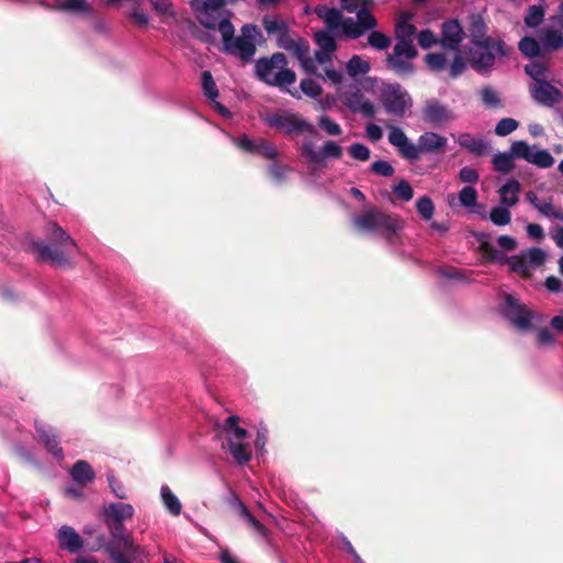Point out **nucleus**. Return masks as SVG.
Listing matches in <instances>:
<instances>
[{
    "instance_id": "1",
    "label": "nucleus",
    "mask_w": 563,
    "mask_h": 563,
    "mask_svg": "<svg viewBox=\"0 0 563 563\" xmlns=\"http://www.w3.org/2000/svg\"><path fill=\"white\" fill-rule=\"evenodd\" d=\"M468 33L472 43L468 60L476 71L490 70L496 59L508 55L509 48L500 37L487 35V26L479 15L472 16Z\"/></svg>"
},
{
    "instance_id": "2",
    "label": "nucleus",
    "mask_w": 563,
    "mask_h": 563,
    "mask_svg": "<svg viewBox=\"0 0 563 563\" xmlns=\"http://www.w3.org/2000/svg\"><path fill=\"white\" fill-rule=\"evenodd\" d=\"M464 31L457 20H449L442 24L441 44L446 52L430 53L426 56L428 67L434 71L448 69L449 76L455 78L466 68L460 45Z\"/></svg>"
},
{
    "instance_id": "3",
    "label": "nucleus",
    "mask_w": 563,
    "mask_h": 563,
    "mask_svg": "<svg viewBox=\"0 0 563 563\" xmlns=\"http://www.w3.org/2000/svg\"><path fill=\"white\" fill-rule=\"evenodd\" d=\"M388 142L402 158L410 162H416L426 154L443 153L448 146V139L432 131L422 133L415 144L404 130L396 125H388Z\"/></svg>"
},
{
    "instance_id": "4",
    "label": "nucleus",
    "mask_w": 563,
    "mask_h": 563,
    "mask_svg": "<svg viewBox=\"0 0 563 563\" xmlns=\"http://www.w3.org/2000/svg\"><path fill=\"white\" fill-rule=\"evenodd\" d=\"M313 11L318 18L324 21L330 31L339 32L341 30L346 37L353 40L358 38L377 25L375 16L365 8L358 9L357 4L354 11L356 12V20L353 18L343 19L340 10L324 4H318Z\"/></svg>"
},
{
    "instance_id": "5",
    "label": "nucleus",
    "mask_w": 563,
    "mask_h": 563,
    "mask_svg": "<svg viewBox=\"0 0 563 563\" xmlns=\"http://www.w3.org/2000/svg\"><path fill=\"white\" fill-rule=\"evenodd\" d=\"M522 158L540 168H549L554 164V158L547 150L530 146L526 141L511 143L509 152L497 153L492 158L495 170L508 174L515 168L514 158Z\"/></svg>"
},
{
    "instance_id": "6",
    "label": "nucleus",
    "mask_w": 563,
    "mask_h": 563,
    "mask_svg": "<svg viewBox=\"0 0 563 563\" xmlns=\"http://www.w3.org/2000/svg\"><path fill=\"white\" fill-rule=\"evenodd\" d=\"M47 236L52 245L40 241L33 243L38 258L56 266L67 265L69 257L77 252L75 241L55 222L47 225Z\"/></svg>"
},
{
    "instance_id": "7",
    "label": "nucleus",
    "mask_w": 563,
    "mask_h": 563,
    "mask_svg": "<svg viewBox=\"0 0 563 563\" xmlns=\"http://www.w3.org/2000/svg\"><path fill=\"white\" fill-rule=\"evenodd\" d=\"M220 33L225 52L240 57L244 62L253 58L256 51V42L261 37L257 26L246 24L242 27V34L234 36V26L232 23H222Z\"/></svg>"
},
{
    "instance_id": "8",
    "label": "nucleus",
    "mask_w": 563,
    "mask_h": 563,
    "mask_svg": "<svg viewBox=\"0 0 563 563\" xmlns=\"http://www.w3.org/2000/svg\"><path fill=\"white\" fill-rule=\"evenodd\" d=\"M354 225L364 232L377 233L388 241L404 228V221L397 214L385 213L369 208L353 219Z\"/></svg>"
},
{
    "instance_id": "9",
    "label": "nucleus",
    "mask_w": 563,
    "mask_h": 563,
    "mask_svg": "<svg viewBox=\"0 0 563 563\" xmlns=\"http://www.w3.org/2000/svg\"><path fill=\"white\" fill-rule=\"evenodd\" d=\"M255 73L263 82L278 88H287L295 84L296 74L288 68V62L283 53H275L269 58H260L255 63Z\"/></svg>"
},
{
    "instance_id": "10",
    "label": "nucleus",
    "mask_w": 563,
    "mask_h": 563,
    "mask_svg": "<svg viewBox=\"0 0 563 563\" xmlns=\"http://www.w3.org/2000/svg\"><path fill=\"white\" fill-rule=\"evenodd\" d=\"M332 55L333 52H328L323 49H319L314 53V56L311 57L308 53L299 58V62L308 74H314L323 80H329L333 85H341L344 79V74L342 70L334 69L332 67Z\"/></svg>"
},
{
    "instance_id": "11",
    "label": "nucleus",
    "mask_w": 563,
    "mask_h": 563,
    "mask_svg": "<svg viewBox=\"0 0 563 563\" xmlns=\"http://www.w3.org/2000/svg\"><path fill=\"white\" fill-rule=\"evenodd\" d=\"M196 15L201 25L207 29L220 31L222 23L230 22V13L224 10V0H198L192 2Z\"/></svg>"
},
{
    "instance_id": "12",
    "label": "nucleus",
    "mask_w": 563,
    "mask_h": 563,
    "mask_svg": "<svg viewBox=\"0 0 563 563\" xmlns=\"http://www.w3.org/2000/svg\"><path fill=\"white\" fill-rule=\"evenodd\" d=\"M265 122L288 135L302 133L314 135L317 132L311 123L288 111L269 114L265 118Z\"/></svg>"
},
{
    "instance_id": "13",
    "label": "nucleus",
    "mask_w": 563,
    "mask_h": 563,
    "mask_svg": "<svg viewBox=\"0 0 563 563\" xmlns=\"http://www.w3.org/2000/svg\"><path fill=\"white\" fill-rule=\"evenodd\" d=\"M380 100L386 112L397 118H404L412 107L411 96L398 84L386 86Z\"/></svg>"
},
{
    "instance_id": "14",
    "label": "nucleus",
    "mask_w": 563,
    "mask_h": 563,
    "mask_svg": "<svg viewBox=\"0 0 563 563\" xmlns=\"http://www.w3.org/2000/svg\"><path fill=\"white\" fill-rule=\"evenodd\" d=\"M300 153L308 164L324 165L325 158H341L343 148L334 141H325L322 150L318 151L311 140H305Z\"/></svg>"
},
{
    "instance_id": "15",
    "label": "nucleus",
    "mask_w": 563,
    "mask_h": 563,
    "mask_svg": "<svg viewBox=\"0 0 563 563\" xmlns=\"http://www.w3.org/2000/svg\"><path fill=\"white\" fill-rule=\"evenodd\" d=\"M417 56L413 44L397 42L393 53L387 56V65L398 75H407L413 70L411 60Z\"/></svg>"
},
{
    "instance_id": "16",
    "label": "nucleus",
    "mask_w": 563,
    "mask_h": 563,
    "mask_svg": "<svg viewBox=\"0 0 563 563\" xmlns=\"http://www.w3.org/2000/svg\"><path fill=\"white\" fill-rule=\"evenodd\" d=\"M109 532L112 538L110 545L115 548H122L128 554L131 555L132 560H137L145 556V549L135 544L133 539L125 533V527L123 522L104 520Z\"/></svg>"
},
{
    "instance_id": "17",
    "label": "nucleus",
    "mask_w": 563,
    "mask_h": 563,
    "mask_svg": "<svg viewBox=\"0 0 563 563\" xmlns=\"http://www.w3.org/2000/svg\"><path fill=\"white\" fill-rule=\"evenodd\" d=\"M504 313L510 322L519 330H529L533 325V321L539 317L525 306L518 303L512 296H507L505 300Z\"/></svg>"
},
{
    "instance_id": "18",
    "label": "nucleus",
    "mask_w": 563,
    "mask_h": 563,
    "mask_svg": "<svg viewBox=\"0 0 563 563\" xmlns=\"http://www.w3.org/2000/svg\"><path fill=\"white\" fill-rule=\"evenodd\" d=\"M551 25L541 31L540 40L548 51H558L563 47V1L558 13L550 18Z\"/></svg>"
},
{
    "instance_id": "19",
    "label": "nucleus",
    "mask_w": 563,
    "mask_h": 563,
    "mask_svg": "<svg viewBox=\"0 0 563 563\" xmlns=\"http://www.w3.org/2000/svg\"><path fill=\"white\" fill-rule=\"evenodd\" d=\"M422 119L432 126H442L455 120L454 112L437 99H429L422 108Z\"/></svg>"
},
{
    "instance_id": "20",
    "label": "nucleus",
    "mask_w": 563,
    "mask_h": 563,
    "mask_svg": "<svg viewBox=\"0 0 563 563\" xmlns=\"http://www.w3.org/2000/svg\"><path fill=\"white\" fill-rule=\"evenodd\" d=\"M531 97L540 104L553 107L563 99L562 91L549 80L530 85Z\"/></svg>"
},
{
    "instance_id": "21",
    "label": "nucleus",
    "mask_w": 563,
    "mask_h": 563,
    "mask_svg": "<svg viewBox=\"0 0 563 563\" xmlns=\"http://www.w3.org/2000/svg\"><path fill=\"white\" fill-rule=\"evenodd\" d=\"M342 101L353 112H360L366 118H373L375 115L374 104L365 98L360 89L344 92L342 95Z\"/></svg>"
},
{
    "instance_id": "22",
    "label": "nucleus",
    "mask_w": 563,
    "mask_h": 563,
    "mask_svg": "<svg viewBox=\"0 0 563 563\" xmlns=\"http://www.w3.org/2000/svg\"><path fill=\"white\" fill-rule=\"evenodd\" d=\"M456 142L462 148L475 156H485L490 152V143L487 140L468 132L460 133Z\"/></svg>"
},
{
    "instance_id": "23",
    "label": "nucleus",
    "mask_w": 563,
    "mask_h": 563,
    "mask_svg": "<svg viewBox=\"0 0 563 563\" xmlns=\"http://www.w3.org/2000/svg\"><path fill=\"white\" fill-rule=\"evenodd\" d=\"M56 539L59 548L70 553H77L84 547L81 537L70 526H62L56 533Z\"/></svg>"
},
{
    "instance_id": "24",
    "label": "nucleus",
    "mask_w": 563,
    "mask_h": 563,
    "mask_svg": "<svg viewBox=\"0 0 563 563\" xmlns=\"http://www.w3.org/2000/svg\"><path fill=\"white\" fill-rule=\"evenodd\" d=\"M278 46L294 54L298 59L308 53V44L301 37H292L288 27L277 37Z\"/></svg>"
},
{
    "instance_id": "25",
    "label": "nucleus",
    "mask_w": 563,
    "mask_h": 563,
    "mask_svg": "<svg viewBox=\"0 0 563 563\" xmlns=\"http://www.w3.org/2000/svg\"><path fill=\"white\" fill-rule=\"evenodd\" d=\"M520 190L521 185L517 179H508L498 190L501 206L507 208L515 207L519 201Z\"/></svg>"
},
{
    "instance_id": "26",
    "label": "nucleus",
    "mask_w": 563,
    "mask_h": 563,
    "mask_svg": "<svg viewBox=\"0 0 563 563\" xmlns=\"http://www.w3.org/2000/svg\"><path fill=\"white\" fill-rule=\"evenodd\" d=\"M134 516V508L130 504L111 503L104 508V520L123 522Z\"/></svg>"
},
{
    "instance_id": "27",
    "label": "nucleus",
    "mask_w": 563,
    "mask_h": 563,
    "mask_svg": "<svg viewBox=\"0 0 563 563\" xmlns=\"http://www.w3.org/2000/svg\"><path fill=\"white\" fill-rule=\"evenodd\" d=\"M36 432L38 434L40 440L45 445V448L57 459H63V450L58 445L56 441L55 434L52 432L51 428L36 424Z\"/></svg>"
},
{
    "instance_id": "28",
    "label": "nucleus",
    "mask_w": 563,
    "mask_h": 563,
    "mask_svg": "<svg viewBox=\"0 0 563 563\" xmlns=\"http://www.w3.org/2000/svg\"><path fill=\"white\" fill-rule=\"evenodd\" d=\"M36 432L38 434L40 440L45 445V448L57 459H63V450L58 445L56 441L55 434L52 432L51 428L36 424Z\"/></svg>"
},
{
    "instance_id": "29",
    "label": "nucleus",
    "mask_w": 563,
    "mask_h": 563,
    "mask_svg": "<svg viewBox=\"0 0 563 563\" xmlns=\"http://www.w3.org/2000/svg\"><path fill=\"white\" fill-rule=\"evenodd\" d=\"M70 476L74 482L84 486L93 482L96 474L86 461H77L70 470Z\"/></svg>"
},
{
    "instance_id": "30",
    "label": "nucleus",
    "mask_w": 563,
    "mask_h": 563,
    "mask_svg": "<svg viewBox=\"0 0 563 563\" xmlns=\"http://www.w3.org/2000/svg\"><path fill=\"white\" fill-rule=\"evenodd\" d=\"M238 422V416H230L225 419L223 430L227 433V443L245 440L247 431L244 428L239 427Z\"/></svg>"
},
{
    "instance_id": "31",
    "label": "nucleus",
    "mask_w": 563,
    "mask_h": 563,
    "mask_svg": "<svg viewBox=\"0 0 563 563\" xmlns=\"http://www.w3.org/2000/svg\"><path fill=\"white\" fill-rule=\"evenodd\" d=\"M346 73L350 77L356 78L364 76L371 70V65L360 55H353L345 65Z\"/></svg>"
},
{
    "instance_id": "32",
    "label": "nucleus",
    "mask_w": 563,
    "mask_h": 563,
    "mask_svg": "<svg viewBox=\"0 0 563 563\" xmlns=\"http://www.w3.org/2000/svg\"><path fill=\"white\" fill-rule=\"evenodd\" d=\"M227 448L238 464L243 465L251 460L252 453L249 446L243 443V441L229 442L227 443Z\"/></svg>"
},
{
    "instance_id": "33",
    "label": "nucleus",
    "mask_w": 563,
    "mask_h": 563,
    "mask_svg": "<svg viewBox=\"0 0 563 563\" xmlns=\"http://www.w3.org/2000/svg\"><path fill=\"white\" fill-rule=\"evenodd\" d=\"M161 497L165 507L173 516H178L181 512V504L179 499L167 485H163L161 487Z\"/></svg>"
},
{
    "instance_id": "34",
    "label": "nucleus",
    "mask_w": 563,
    "mask_h": 563,
    "mask_svg": "<svg viewBox=\"0 0 563 563\" xmlns=\"http://www.w3.org/2000/svg\"><path fill=\"white\" fill-rule=\"evenodd\" d=\"M56 8L62 11L89 14L90 7L87 0H56Z\"/></svg>"
},
{
    "instance_id": "35",
    "label": "nucleus",
    "mask_w": 563,
    "mask_h": 563,
    "mask_svg": "<svg viewBox=\"0 0 563 563\" xmlns=\"http://www.w3.org/2000/svg\"><path fill=\"white\" fill-rule=\"evenodd\" d=\"M526 73L534 80L533 84L543 82L548 80L549 67L539 62H531L525 66Z\"/></svg>"
},
{
    "instance_id": "36",
    "label": "nucleus",
    "mask_w": 563,
    "mask_h": 563,
    "mask_svg": "<svg viewBox=\"0 0 563 563\" xmlns=\"http://www.w3.org/2000/svg\"><path fill=\"white\" fill-rule=\"evenodd\" d=\"M338 32H333V34H336ZM316 43L319 46V49L328 51V52H335L336 49V42L332 35V31H330L328 27L325 30L319 31L314 34Z\"/></svg>"
},
{
    "instance_id": "37",
    "label": "nucleus",
    "mask_w": 563,
    "mask_h": 563,
    "mask_svg": "<svg viewBox=\"0 0 563 563\" xmlns=\"http://www.w3.org/2000/svg\"><path fill=\"white\" fill-rule=\"evenodd\" d=\"M263 26L267 34L275 35L276 37L285 32L288 27L287 23L284 20L278 19L275 15H266L263 19Z\"/></svg>"
},
{
    "instance_id": "38",
    "label": "nucleus",
    "mask_w": 563,
    "mask_h": 563,
    "mask_svg": "<svg viewBox=\"0 0 563 563\" xmlns=\"http://www.w3.org/2000/svg\"><path fill=\"white\" fill-rule=\"evenodd\" d=\"M545 10L542 4H533L528 8L525 16V23L529 27L539 26L544 19Z\"/></svg>"
},
{
    "instance_id": "39",
    "label": "nucleus",
    "mask_w": 563,
    "mask_h": 563,
    "mask_svg": "<svg viewBox=\"0 0 563 563\" xmlns=\"http://www.w3.org/2000/svg\"><path fill=\"white\" fill-rule=\"evenodd\" d=\"M201 86H202L205 96L210 101H216V99L219 97V90H218L216 81L213 80V77L209 70L202 71Z\"/></svg>"
},
{
    "instance_id": "40",
    "label": "nucleus",
    "mask_w": 563,
    "mask_h": 563,
    "mask_svg": "<svg viewBox=\"0 0 563 563\" xmlns=\"http://www.w3.org/2000/svg\"><path fill=\"white\" fill-rule=\"evenodd\" d=\"M416 33V27L407 20H400L396 25V37L398 42H406L412 44V37Z\"/></svg>"
},
{
    "instance_id": "41",
    "label": "nucleus",
    "mask_w": 563,
    "mask_h": 563,
    "mask_svg": "<svg viewBox=\"0 0 563 563\" xmlns=\"http://www.w3.org/2000/svg\"><path fill=\"white\" fill-rule=\"evenodd\" d=\"M518 47H519L520 52L526 57H529V58H533V57L539 56L540 52H541L540 43L536 38H533L531 36L523 37L519 42Z\"/></svg>"
},
{
    "instance_id": "42",
    "label": "nucleus",
    "mask_w": 563,
    "mask_h": 563,
    "mask_svg": "<svg viewBox=\"0 0 563 563\" xmlns=\"http://www.w3.org/2000/svg\"><path fill=\"white\" fill-rule=\"evenodd\" d=\"M489 220L498 227L507 225L511 221L509 208L499 206L494 207L489 212Z\"/></svg>"
},
{
    "instance_id": "43",
    "label": "nucleus",
    "mask_w": 563,
    "mask_h": 563,
    "mask_svg": "<svg viewBox=\"0 0 563 563\" xmlns=\"http://www.w3.org/2000/svg\"><path fill=\"white\" fill-rule=\"evenodd\" d=\"M477 199V190L472 186H465L459 192V201L462 207L471 209L476 206Z\"/></svg>"
},
{
    "instance_id": "44",
    "label": "nucleus",
    "mask_w": 563,
    "mask_h": 563,
    "mask_svg": "<svg viewBox=\"0 0 563 563\" xmlns=\"http://www.w3.org/2000/svg\"><path fill=\"white\" fill-rule=\"evenodd\" d=\"M367 42L371 47L378 51H384L390 46V37L378 31H372L367 36Z\"/></svg>"
},
{
    "instance_id": "45",
    "label": "nucleus",
    "mask_w": 563,
    "mask_h": 563,
    "mask_svg": "<svg viewBox=\"0 0 563 563\" xmlns=\"http://www.w3.org/2000/svg\"><path fill=\"white\" fill-rule=\"evenodd\" d=\"M417 211L423 220H431L434 214V205L430 197L422 196L416 202Z\"/></svg>"
},
{
    "instance_id": "46",
    "label": "nucleus",
    "mask_w": 563,
    "mask_h": 563,
    "mask_svg": "<svg viewBox=\"0 0 563 563\" xmlns=\"http://www.w3.org/2000/svg\"><path fill=\"white\" fill-rule=\"evenodd\" d=\"M519 126V122L512 118H504L499 120L495 126V134L498 136H507Z\"/></svg>"
},
{
    "instance_id": "47",
    "label": "nucleus",
    "mask_w": 563,
    "mask_h": 563,
    "mask_svg": "<svg viewBox=\"0 0 563 563\" xmlns=\"http://www.w3.org/2000/svg\"><path fill=\"white\" fill-rule=\"evenodd\" d=\"M318 125L328 135L338 136L342 133V129L339 123L333 121L329 115H321L318 120Z\"/></svg>"
},
{
    "instance_id": "48",
    "label": "nucleus",
    "mask_w": 563,
    "mask_h": 563,
    "mask_svg": "<svg viewBox=\"0 0 563 563\" xmlns=\"http://www.w3.org/2000/svg\"><path fill=\"white\" fill-rule=\"evenodd\" d=\"M394 194L401 201L408 202L413 197V190L409 181L401 179L393 188Z\"/></svg>"
},
{
    "instance_id": "49",
    "label": "nucleus",
    "mask_w": 563,
    "mask_h": 563,
    "mask_svg": "<svg viewBox=\"0 0 563 563\" xmlns=\"http://www.w3.org/2000/svg\"><path fill=\"white\" fill-rule=\"evenodd\" d=\"M349 155L360 162H367L371 157V150L362 143H353L347 148Z\"/></svg>"
},
{
    "instance_id": "50",
    "label": "nucleus",
    "mask_w": 563,
    "mask_h": 563,
    "mask_svg": "<svg viewBox=\"0 0 563 563\" xmlns=\"http://www.w3.org/2000/svg\"><path fill=\"white\" fill-rule=\"evenodd\" d=\"M481 98L484 104L488 108H498L501 106L497 91L490 87H484L481 90Z\"/></svg>"
},
{
    "instance_id": "51",
    "label": "nucleus",
    "mask_w": 563,
    "mask_h": 563,
    "mask_svg": "<svg viewBox=\"0 0 563 563\" xmlns=\"http://www.w3.org/2000/svg\"><path fill=\"white\" fill-rule=\"evenodd\" d=\"M300 90L310 98H317L322 92L321 86L311 78H306L300 81Z\"/></svg>"
},
{
    "instance_id": "52",
    "label": "nucleus",
    "mask_w": 563,
    "mask_h": 563,
    "mask_svg": "<svg viewBox=\"0 0 563 563\" xmlns=\"http://www.w3.org/2000/svg\"><path fill=\"white\" fill-rule=\"evenodd\" d=\"M369 170L376 175L384 176V177H390L395 173V168L393 165L384 159L375 161Z\"/></svg>"
},
{
    "instance_id": "53",
    "label": "nucleus",
    "mask_w": 563,
    "mask_h": 563,
    "mask_svg": "<svg viewBox=\"0 0 563 563\" xmlns=\"http://www.w3.org/2000/svg\"><path fill=\"white\" fill-rule=\"evenodd\" d=\"M536 209L544 217L563 221V213L555 209L551 200L540 201Z\"/></svg>"
},
{
    "instance_id": "54",
    "label": "nucleus",
    "mask_w": 563,
    "mask_h": 563,
    "mask_svg": "<svg viewBox=\"0 0 563 563\" xmlns=\"http://www.w3.org/2000/svg\"><path fill=\"white\" fill-rule=\"evenodd\" d=\"M459 178L465 184H476L479 179V174L472 167H462L459 172Z\"/></svg>"
},
{
    "instance_id": "55",
    "label": "nucleus",
    "mask_w": 563,
    "mask_h": 563,
    "mask_svg": "<svg viewBox=\"0 0 563 563\" xmlns=\"http://www.w3.org/2000/svg\"><path fill=\"white\" fill-rule=\"evenodd\" d=\"M107 550L114 563H132L131 560L128 558V553L122 548H115V545H108ZM129 556L131 555L129 554Z\"/></svg>"
},
{
    "instance_id": "56",
    "label": "nucleus",
    "mask_w": 563,
    "mask_h": 563,
    "mask_svg": "<svg viewBox=\"0 0 563 563\" xmlns=\"http://www.w3.org/2000/svg\"><path fill=\"white\" fill-rule=\"evenodd\" d=\"M107 550L114 563H132L131 560L128 558V553L122 548H115V545H108ZM129 556L131 555L129 554Z\"/></svg>"
},
{
    "instance_id": "57",
    "label": "nucleus",
    "mask_w": 563,
    "mask_h": 563,
    "mask_svg": "<svg viewBox=\"0 0 563 563\" xmlns=\"http://www.w3.org/2000/svg\"><path fill=\"white\" fill-rule=\"evenodd\" d=\"M418 43L422 48H429L438 42L435 34L430 30L421 31L418 36Z\"/></svg>"
},
{
    "instance_id": "58",
    "label": "nucleus",
    "mask_w": 563,
    "mask_h": 563,
    "mask_svg": "<svg viewBox=\"0 0 563 563\" xmlns=\"http://www.w3.org/2000/svg\"><path fill=\"white\" fill-rule=\"evenodd\" d=\"M545 253L539 247H532L527 253L528 262L531 266H540L545 261Z\"/></svg>"
},
{
    "instance_id": "59",
    "label": "nucleus",
    "mask_w": 563,
    "mask_h": 563,
    "mask_svg": "<svg viewBox=\"0 0 563 563\" xmlns=\"http://www.w3.org/2000/svg\"><path fill=\"white\" fill-rule=\"evenodd\" d=\"M255 153L269 159L275 158L277 155L276 148L265 141H260L257 143Z\"/></svg>"
},
{
    "instance_id": "60",
    "label": "nucleus",
    "mask_w": 563,
    "mask_h": 563,
    "mask_svg": "<svg viewBox=\"0 0 563 563\" xmlns=\"http://www.w3.org/2000/svg\"><path fill=\"white\" fill-rule=\"evenodd\" d=\"M152 4L157 13L163 16H173L172 3L169 0H152Z\"/></svg>"
},
{
    "instance_id": "61",
    "label": "nucleus",
    "mask_w": 563,
    "mask_h": 563,
    "mask_svg": "<svg viewBox=\"0 0 563 563\" xmlns=\"http://www.w3.org/2000/svg\"><path fill=\"white\" fill-rule=\"evenodd\" d=\"M537 341L540 346H550L554 343V336L549 329L544 328L538 332Z\"/></svg>"
},
{
    "instance_id": "62",
    "label": "nucleus",
    "mask_w": 563,
    "mask_h": 563,
    "mask_svg": "<svg viewBox=\"0 0 563 563\" xmlns=\"http://www.w3.org/2000/svg\"><path fill=\"white\" fill-rule=\"evenodd\" d=\"M257 143L258 142H255V141L249 139L246 135H241L236 140V145L240 148H242L246 152H250V153H255Z\"/></svg>"
},
{
    "instance_id": "63",
    "label": "nucleus",
    "mask_w": 563,
    "mask_h": 563,
    "mask_svg": "<svg viewBox=\"0 0 563 563\" xmlns=\"http://www.w3.org/2000/svg\"><path fill=\"white\" fill-rule=\"evenodd\" d=\"M366 136L372 142H378L383 137V130L375 123L366 125Z\"/></svg>"
},
{
    "instance_id": "64",
    "label": "nucleus",
    "mask_w": 563,
    "mask_h": 563,
    "mask_svg": "<svg viewBox=\"0 0 563 563\" xmlns=\"http://www.w3.org/2000/svg\"><path fill=\"white\" fill-rule=\"evenodd\" d=\"M131 19L133 20V22L135 24H137L140 26H143V27L147 26V24H148V16H147V14L144 11L137 9V8H135L132 11Z\"/></svg>"
}]
</instances>
